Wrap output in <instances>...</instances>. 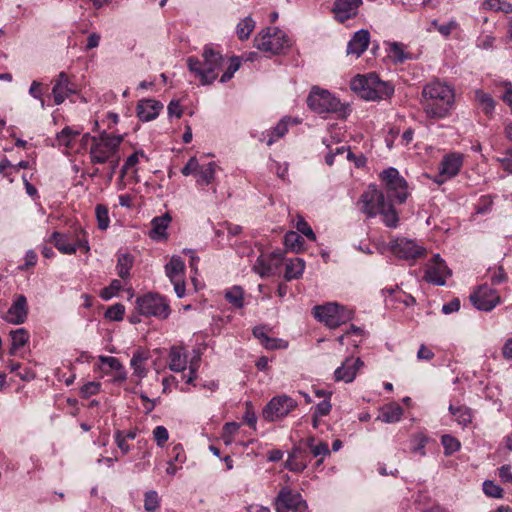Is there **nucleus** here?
Returning a JSON list of instances; mask_svg holds the SVG:
<instances>
[{
  "instance_id": "obj_1",
  "label": "nucleus",
  "mask_w": 512,
  "mask_h": 512,
  "mask_svg": "<svg viewBox=\"0 0 512 512\" xmlns=\"http://www.w3.org/2000/svg\"><path fill=\"white\" fill-rule=\"evenodd\" d=\"M455 102L454 88L439 80L426 84L421 93V106L426 117L440 120L448 117Z\"/></svg>"
},
{
  "instance_id": "obj_2",
  "label": "nucleus",
  "mask_w": 512,
  "mask_h": 512,
  "mask_svg": "<svg viewBox=\"0 0 512 512\" xmlns=\"http://www.w3.org/2000/svg\"><path fill=\"white\" fill-rule=\"evenodd\" d=\"M361 210L368 217L381 215L386 226L395 228L398 225L399 217L393 206L385 201L384 194L375 185H370L363 192L360 198Z\"/></svg>"
},
{
  "instance_id": "obj_3",
  "label": "nucleus",
  "mask_w": 512,
  "mask_h": 512,
  "mask_svg": "<svg viewBox=\"0 0 512 512\" xmlns=\"http://www.w3.org/2000/svg\"><path fill=\"white\" fill-rule=\"evenodd\" d=\"M203 60L195 57L187 59V65L191 73L197 77L202 85L211 84L218 76L222 67L223 56L212 45H206L202 53Z\"/></svg>"
},
{
  "instance_id": "obj_4",
  "label": "nucleus",
  "mask_w": 512,
  "mask_h": 512,
  "mask_svg": "<svg viewBox=\"0 0 512 512\" xmlns=\"http://www.w3.org/2000/svg\"><path fill=\"white\" fill-rule=\"evenodd\" d=\"M350 86L361 98L371 101L386 99L394 92L390 83L380 80L374 73L355 76Z\"/></svg>"
},
{
  "instance_id": "obj_5",
  "label": "nucleus",
  "mask_w": 512,
  "mask_h": 512,
  "mask_svg": "<svg viewBox=\"0 0 512 512\" xmlns=\"http://www.w3.org/2000/svg\"><path fill=\"white\" fill-rule=\"evenodd\" d=\"M123 141L121 135L102 132L98 137H92L90 159L93 164H106L120 156L119 148Z\"/></svg>"
},
{
  "instance_id": "obj_6",
  "label": "nucleus",
  "mask_w": 512,
  "mask_h": 512,
  "mask_svg": "<svg viewBox=\"0 0 512 512\" xmlns=\"http://www.w3.org/2000/svg\"><path fill=\"white\" fill-rule=\"evenodd\" d=\"M307 103L318 114L335 113L341 118H346L348 115L347 106L327 90L313 88Z\"/></svg>"
},
{
  "instance_id": "obj_7",
  "label": "nucleus",
  "mask_w": 512,
  "mask_h": 512,
  "mask_svg": "<svg viewBox=\"0 0 512 512\" xmlns=\"http://www.w3.org/2000/svg\"><path fill=\"white\" fill-rule=\"evenodd\" d=\"M313 315L327 327L335 329L352 320L354 312L346 306H341L336 302H329L324 305L315 306L313 308Z\"/></svg>"
},
{
  "instance_id": "obj_8",
  "label": "nucleus",
  "mask_w": 512,
  "mask_h": 512,
  "mask_svg": "<svg viewBox=\"0 0 512 512\" xmlns=\"http://www.w3.org/2000/svg\"><path fill=\"white\" fill-rule=\"evenodd\" d=\"M255 47L270 54H280L291 46L286 33L277 27H268L254 38Z\"/></svg>"
},
{
  "instance_id": "obj_9",
  "label": "nucleus",
  "mask_w": 512,
  "mask_h": 512,
  "mask_svg": "<svg viewBox=\"0 0 512 512\" xmlns=\"http://www.w3.org/2000/svg\"><path fill=\"white\" fill-rule=\"evenodd\" d=\"M136 309L144 316L167 319L171 313L168 300L159 294L148 293L136 299Z\"/></svg>"
},
{
  "instance_id": "obj_10",
  "label": "nucleus",
  "mask_w": 512,
  "mask_h": 512,
  "mask_svg": "<svg viewBox=\"0 0 512 512\" xmlns=\"http://www.w3.org/2000/svg\"><path fill=\"white\" fill-rule=\"evenodd\" d=\"M380 179L384 183L388 196L398 203H404L409 196L406 180L400 176L395 168H388L381 172Z\"/></svg>"
},
{
  "instance_id": "obj_11",
  "label": "nucleus",
  "mask_w": 512,
  "mask_h": 512,
  "mask_svg": "<svg viewBox=\"0 0 512 512\" xmlns=\"http://www.w3.org/2000/svg\"><path fill=\"white\" fill-rule=\"evenodd\" d=\"M464 155L459 152H451L444 155L438 165V173L434 178L437 184H443L446 181L457 176L463 166Z\"/></svg>"
},
{
  "instance_id": "obj_12",
  "label": "nucleus",
  "mask_w": 512,
  "mask_h": 512,
  "mask_svg": "<svg viewBox=\"0 0 512 512\" xmlns=\"http://www.w3.org/2000/svg\"><path fill=\"white\" fill-rule=\"evenodd\" d=\"M297 407V402L287 396L279 395L273 397L263 409V418L267 421H277L287 416Z\"/></svg>"
},
{
  "instance_id": "obj_13",
  "label": "nucleus",
  "mask_w": 512,
  "mask_h": 512,
  "mask_svg": "<svg viewBox=\"0 0 512 512\" xmlns=\"http://www.w3.org/2000/svg\"><path fill=\"white\" fill-rule=\"evenodd\" d=\"M276 512H301L307 508L305 500L299 492L288 487L282 488L274 500Z\"/></svg>"
},
{
  "instance_id": "obj_14",
  "label": "nucleus",
  "mask_w": 512,
  "mask_h": 512,
  "mask_svg": "<svg viewBox=\"0 0 512 512\" xmlns=\"http://www.w3.org/2000/svg\"><path fill=\"white\" fill-rule=\"evenodd\" d=\"M390 249L396 257L404 260H416L426 254V249L422 245L405 237L392 240Z\"/></svg>"
},
{
  "instance_id": "obj_15",
  "label": "nucleus",
  "mask_w": 512,
  "mask_h": 512,
  "mask_svg": "<svg viewBox=\"0 0 512 512\" xmlns=\"http://www.w3.org/2000/svg\"><path fill=\"white\" fill-rule=\"evenodd\" d=\"M50 242L54 244V246L62 253L66 255L74 254L78 249L83 251L84 253H88L90 247L88 245V241L86 239V235L84 232H80L77 235V240L75 242H71L70 236L66 234H61L59 232H54L50 239Z\"/></svg>"
},
{
  "instance_id": "obj_16",
  "label": "nucleus",
  "mask_w": 512,
  "mask_h": 512,
  "mask_svg": "<svg viewBox=\"0 0 512 512\" xmlns=\"http://www.w3.org/2000/svg\"><path fill=\"white\" fill-rule=\"evenodd\" d=\"M165 274L174 286V291L179 298L185 296V264L179 256H172L165 265Z\"/></svg>"
},
{
  "instance_id": "obj_17",
  "label": "nucleus",
  "mask_w": 512,
  "mask_h": 512,
  "mask_svg": "<svg viewBox=\"0 0 512 512\" xmlns=\"http://www.w3.org/2000/svg\"><path fill=\"white\" fill-rule=\"evenodd\" d=\"M282 264L280 252L261 253L253 264V271L262 278L271 277L276 274Z\"/></svg>"
},
{
  "instance_id": "obj_18",
  "label": "nucleus",
  "mask_w": 512,
  "mask_h": 512,
  "mask_svg": "<svg viewBox=\"0 0 512 512\" xmlns=\"http://www.w3.org/2000/svg\"><path fill=\"white\" fill-rule=\"evenodd\" d=\"M451 275L450 269L445 264L444 260L439 254L433 256V258L427 263L424 279L431 284L437 286H443L446 283L447 278Z\"/></svg>"
},
{
  "instance_id": "obj_19",
  "label": "nucleus",
  "mask_w": 512,
  "mask_h": 512,
  "mask_svg": "<svg viewBox=\"0 0 512 512\" xmlns=\"http://www.w3.org/2000/svg\"><path fill=\"white\" fill-rule=\"evenodd\" d=\"M473 305L482 311H491L500 303V296L496 290L488 285H482L470 296Z\"/></svg>"
},
{
  "instance_id": "obj_20",
  "label": "nucleus",
  "mask_w": 512,
  "mask_h": 512,
  "mask_svg": "<svg viewBox=\"0 0 512 512\" xmlns=\"http://www.w3.org/2000/svg\"><path fill=\"white\" fill-rule=\"evenodd\" d=\"M28 315L27 299L24 295H17L4 316L8 323L19 325L23 324Z\"/></svg>"
},
{
  "instance_id": "obj_21",
  "label": "nucleus",
  "mask_w": 512,
  "mask_h": 512,
  "mask_svg": "<svg viewBox=\"0 0 512 512\" xmlns=\"http://www.w3.org/2000/svg\"><path fill=\"white\" fill-rule=\"evenodd\" d=\"M362 3V0H335L332 9L334 18L343 23L355 17Z\"/></svg>"
},
{
  "instance_id": "obj_22",
  "label": "nucleus",
  "mask_w": 512,
  "mask_h": 512,
  "mask_svg": "<svg viewBox=\"0 0 512 512\" xmlns=\"http://www.w3.org/2000/svg\"><path fill=\"white\" fill-rule=\"evenodd\" d=\"M363 366L360 358L348 357L334 372V380L339 382L350 383L352 382L359 369Z\"/></svg>"
},
{
  "instance_id": "obj_23",
  "label": "nucleus",
  "mask_w": 512,
  "mask_h": 512,
  "mask_svg": "<svg viewBox=\"0 0 512 512\" xmlns=\"http://www.w3.org/2000/svg\"><path fill=\"white\" fill-rule=\"evenodd\" d=\"M76 92V88L70 83L68 76L61 72L54 82L52 95L57 105L62 104L71 94Z\"/></svg>"
},
{
  "instance_id": "obj_24",
  "label": "nucleus",
  "mask_w": 512,
  "mask_h": 512,
  "mask_svg": "<svg viewBox=\"0 0 512 512\" xmlns=\"http://www.w3.org/2000/svg\"><path fill=\"white\" fill-rule=\"evenodd\" d=\"M163 109V104L155 99H142L137 104V116L143 122L154 120Z\"/></svg>"
},
{
  "instance_id": "obj_25",
  "label": "nucleus",
  "mask_w": 512,
  "mask_h": 512,
  "mask_svg": "<svg viewBox=\"0 0 512 512\" xmlns=\"http://www.w3.org/2000/svg\"><path fill=\"white\" fill-rule=\"evenodd\" d=\"M370 42V34L367 30L357 31L352 39L348 42L347 54L355 57H360L361 54L367 49Z\"/></svg>"
},
{
  "instance_id": "obj_26",
  "label": "nucleus",
  "mask_w": 512,
  "mask_h": 512,
  "mask_svg": "<svg viewBox=\"0 0 512 512\" xmlns=\"http://www.w3.org/2000/svg\"><path fill=\"white\" fill-rule=\"evenodd\" d=\"M298 123L299 121L297 119H293L288 116L283 117L274 128L262 134V140L267 139L266 144L268 146H271L273 143H275L278 139L282 138L287 133L289 125Z\"/></svg>"
},
{
  "instance_id": "obj_27",
  "label": "nucleus",
  "mask_w": 512,
  "mask_h": 512,
  "mask_svg": "<svg viewBox=\"0 0 512 512\" xmlns=\"http://www.w3.org/2000/svg\"><path fill=\"white\" fill-rule=\"evenodd\" d=\"M79 134V130H75L71 127H65L56 135L55 143L53 145L57 146L64 153H68V151L73 147V143Z\"/></svg>"
},
{
  "instance_id": "obj_28",
  "label": "nucleus",
  "mask_w": 512,
  "mask_h": 512,
  "mask_svg": "<svg viewBox=\"0 0 512 512\" xmlns=\"http://www.w3.org/2000/svg\"><path fill=\"white\" fill-rule=\"evenodd\" d=\"M404 414L403 408L396 402L388 403L381 407L377 420L384 423H397Z\"/></svg>"
},
{
  "instance_id": "obj_29",
  "label": "nucleus",
  "mask_w": 512,
  "mask_h": 512,
  "mask_svg": "<svg viewBox=\"0 0 512 512\" xmlns=\"http://www.w3.org/2000/svg\"><path fill=\"white\" fill-rule=\"evenodd\" d=\"M169 369L174 372H183L187 367V355L184 348L173 346L169 351Z\"/></svg>"
},
{
  "instance_id": "obj_30",
  "label": "nucleus",
  "mask_w": 512,
  "mask_h": 512,
  "mask_svg": "<svg viewBox=\"0 0 512 512\" xmlns=\"http://www.w3.org/2000/svg\"><path fill=\"white\" fill-rule=\"evenodd\" d=\"M217 165L215 162L199 164L196 172V183L199 186H208L215 179Z\"/></svg>"
},
{
  "instance_id": "obj_31",
  "label": "nucleus",
  "mask_w": 512,
  "mask_h": 512,
  "mask_svg": "<svg viewBox=\"0 0 512 512\" xmlns=\"http://www.w3.org/2000/svg\"><path fill=\"white\" fill-rule=\"evenodd\" d=\"M148 357V353L139 349L133 354L131 358L130 366L133 369L134 375L140 379L145 378L148 374V370L145 366Z\"/></svg>"
},
{
  "instance_id": "obj_32",
  "label": "nucleus",
  "mask_w": 512,
  "mask_h": 512,
  "mask_svg": "<svg viewBox=\"0 0 512 512\" xmlns=\"http://www.w3.org/2000/svg\"><path fill=\"white\" fill-rule=\"evenodd\" d=\"M170 221L171 218L168 214H165L161 217H155L151 221L152 229L150 231V237L154 240H161L166 238V230L168 228Z\"/></svg>"
},
{
  "instance_id": "obj_33",
  "label": "nucleus",
  "mask_w": 512,
  "mask_h": 512,
  "mask_svg": "<svg viewBox=\"0 0 512 512\" xmlns=\"http://www.w3.org/2000/svg\"><path fill=\"white\" fill-rule=\"evenodd\" d=\"M244 290L241 286L234 285L224 292V298L234 309H242L245 306Z\"/></svg>"
},
{
  "instance_id": "obj_34",
  "label": "nucleus",
  "mask_w": 512,
  "mask_h": 512,
  "mask_svg": "<svg viewBox=\"0 0 512 512\" xmlns=\"http://www.w3.org/2000/svg\"><path fill=\"white\" fill-rule=\"evenodd\" d=\"M346 153V158L350 161H354L355 165L357 167H361L365 164V158L363 156H360L358 158H355L354 154L350 151V149L346 146H340L335 149V151H330L325 156V162L327 165L331 166L334 163V158L337 155H342Z\"/></svg>"
},
{
  "instance_id": "obj_35",
  "label": "nucleus",
  "mask_w": 512,
  "mask_h": 512,
  "mask_svg": "<svg viewBox=\"0 0 512 512\" xmlns=\"http://www.w3.org/2000/svg\"><path fill=\"white\" fill-rule=\"evenodd\" d=\"M305 270V262L301 258H292L286 263L285 279L290 281L292 279L300 278Z\"/></svg>"
},
{
  "instance_id": "obj_36",
  "label": "nucleus",
  "mask_w": 512,
  "mask_h": 512,
  "mask_svg": "<svg viewBox=\"0 0 512 512\" xmlns=\"http://www.w3.org/2000/svg\"><path fill=\"white\" fill-rule=\"evenodd\" d=\"M474 99L479 108L486 114H491L495 109V101L492 96L481 89L474 92Z\"/></svg>"
},
{
  "instance_id": "obj_37",
  "label": "nucleus",
  "mask_w": 512,
  "mask_h": 512,
  "mask_svg": "<svg viewBox=\"0 0 512 512\" xmlns=\"http://www.w3.org/2000/svg\"><path fill=\"white\" fill-rule=\"evenodd\" d=\"M11 348L10 355H14L18 349L23 347L29 340V334L24 328H19L10 332Z\"/></svg>"
},
{
  "instance_id": "obj_38",
  "label": "nucleus",
  "mask_w": 512,
  "mask_h": 512,
  "mask_svg": "<svg viewBox=\"0 0 512 512\" xmlns=\"http://www.w3.org/2000/svg\"><path fill=\"white\" fill-rule=\"evenodd\" d=\"M134 259L128 253L119 254L117 257L116 271L120 278L126 279L130 275V270L133 266Z\"/></svg>"
},
{
  "instance_id": "obj_39",
  "label": "nucleus",
  "mask_w": 512,
  "mask_h": 512,
  "mask_svg": "<svg viewBox=\"0 0 512 512\" xmlns=\"http://www.w3.org/2000/svg\"><path fill=\"white\" fill-rule=\"evenodd\" d=\"M449 411L454 416L455 421L463 427L468 426L472 421V412L468 407H454L451 404L449 406Z\"/></svg>"
},
{
  "instance_id": "obj_40",
  "label": "nucleus",
  "mask_w": 512,
  "mask_h": 512,
  "mask_svg": "<svg viewBox=\"0 0 512 512\" xmlns=\"http://www.w3.org/2000/svg\"><path fill=\"white\" fill-rule=\"evenodd\" d=\"M255 28V22L251 17L241 20L236 27V34L240 40H246Z\"/></svg>"
},
{
  "instance_id": "obj_41",
  "label": "nucleus",
  "mask_w": 512,
  "mask_h": 512,
  "mask_svg": "<svg viewBox=\"0 0 512 512\" xmlns=\"http://www.w3.org/2000/svg\"><path fill=\"white\" fill-rule=\"evenodd\" d=\"M299 452L300 451L298 448H294L290 452L288 459L286 460V463H285V467L288 470L293 471V472H301L307 467L306 462L298 460Z\"/></svg>"
},
{
  "instance_id": "obj_42",
  "label": "nucleus",
  "mask_w": 512,
  "mask_h": 512,
  "mask_svg": "<svg viewBox=\"0 0 512 512\" xmlns=\"http://www.w3.org/2000/svg\"><path fill=\"white\" fill-rule=\"evenodd\" d=\"M284 243L287 248L294 252H299L303 248L304 241L302 237L294 231L286 233L284 237Z\"/></svg>"
},
{
  "instance_id": "obj_43",
  "label": "nucleus",
  "mask_w": 512,
  "mask_h": 512,
  "mask_svg": "<svg viewBox=\"0 0 512 512\" xmlns=\"http://www.w3.org/2000/svg\"><path fill=\"white\" fill-rule=\"evenodd\" d=\"M160 508V497L157 491L150 490L144 494V509L147 512H156Z\"/></svg>"
},
{
  "instance_id": "obj_44",
  "label": "nucleus",
  "mask_w": 512,
  "mask_h": 512,
  "mask_svg": "<svg viewBox=\"0 0 512 512\" xmlns=\"http://www.w3.org/2000/svg\"><path fill=\"white\" fill-rule=\"evenodd\" d=\"M140 158H146L143 151H136L126 159L123 167L121 168V179H123L124 176L139 163Z\"/></svg>"
},
{
  "instance_id": "obj_45",
  "label": "nucleus",
  "mask_w": 512,
  "mask_h": 512,
  "mask_svg": "<svg viewBox=\"0 0 512 512\" xmlns=\"http://www.w3.org/2000/svg\"><path fill=\"white\" fill-rule=\"evenodd\" d=\"M240 425L236 422L226 423L223 427L221 438L225 445L232 444L235 434L238 432Z\"/></svg>"
},
{
  "instance_id": "obj_46",
  "label": "nucleus",
  "mask_w": 512,
  "mask_h": 512,
  "mask_svg": "<svg viewBox=\"0 0 512 512\" xmlns=\"http://www.w3.org/2000/svg\"><path fill=\"white\" fill-rule=\"evenodd\" d=\"M295 228L297 231L304 236H306L309 240L315 241L316 235L313 232L311 226L307 223V221L300 215H298L295 219Z\"/></svg>"
},
{
  "instance_id": "obj_47",
  "label": "nucleus",
  "mask_w": 512,
  "mask_h": 512,
  "mask_svg": "<svg viewBox=\"0 0 512 512\" xmlns=\"http://www.w3.org/2000/svg\"><path fill=\"white\" fill-rule=\"evenodd\" d=\"M441 443L444 447L445 455H451L460 449V442L457 438L451 435H443L441 438Z\"/></svg>"
},
{
  "instance_id": "obj_48",
  "label": "nucleus",
  "mask_w": 512,
  "mask_h": 512,
  "mask_svg": "<svg viewBox=\"0 0 512 512\" xmlns=\"http://www.w3.org/2000/svg\"><path fill=\"white\" fill-rule=\"evenodd\" d=\"M122 289V283L120 280L114 279L108 287L102 289L100 296L104 300H109L116 296Z\"/></svg>"
},
{
  "instance_id": "obj_49",
  "label": "nucleus",
  "mask_w": 512,
  "mask_h": 512,
  "mask_svg": "<svg viewBox=\"0 0 512 512\" xmlns=\"http://www.w3.org/2000/svg\"><path fill=\"white\" fill-rule=\"evenodd\" d=\"M483 492L492 498H502L503 496V489L491 480L483 482Z\"/></svg>"
},
{
  "instance_id": "obj_50",
  "label": "nucleus",
  "mask_w": 512,
  "mask_h": 512,
  "mask_svg": "<svg viewBox=\"0 0 512 512\" xmlns=\"http://www.w3.org/2000/svg\"><path fill=\"white\" fill-rule=\"evenodd\" d=\"M124 314H125V307L122 304L117 303V304L110 306L106 310L105 317L112 321H120L123 319Z\"/></svg>"
},
{
  "instance_id": "obj_51",
  "label": "nucleus",
  "mask_w": 512,
  "mask_h": 512,
  "mask_svg": "<svg viewBox=\"0 0 512 512\" xmlns=\"http://www.w3.org/2000/svg\"><path fill=\"white\" fill-rule=\"evenodd\" d=\"M412 452L421 456L425 455V446L428 441L427 437L422 433H417L413 436Z\"/></svg>"
},
{
  "instance_id": "obj_52",
  "label": "nucleus",
  "mask_w": 512,
  "mask_h": 512,
  "mask_svg": "<svg viewBox=\"0 0 512 512\" xmlns=\"http://www.w3.org/2000/svg\"><path fill=\"white\" fill-rule=\"evenodd\" d=\"M241 61L239 57H232L230 59V64L227 70L220 78V82L226 83L228 82L235 74V72L240 68Z\"/></svg>"
},
{
  "instance_id": "obj_53",
  "label": "nucleus",
  "mask_w": 512,
  "mask_h": 512,
  "mask_svg": "<svg viewBox=\"0 0 512 512\" xmlns=\"http://www.w3.org/2000/svg\"><path fill=\"white\" fill-rule=\"evenodd\" d=\"M390 57L396 62H403L408 59V55L404 51L403 45L392 43L389 48Z\"/></svg>"
},
{
  "instance_id": "obj_54",
  "label": "nucleus",
  "mask_w": 512,
  "mask_h": 512,
  "mask_svg": "<svg viewBox=\"0 0 512 512\" xmlns=\"http://www.w3.org/2000/svg\"><path fill=\"white\" fill-rule=\"evenodd\" d=\"M153 438L159 447H163L169 439V432L164 426H156L152 431Z\"/></svg>"
},
{
  "instance_id": "obj_55",
  "label": "nucleus",
  "mask_w": 512,
  "mask_h": 512,
  "mask_svg": "<svg viewBox=\"0 0 512 512\" xmlns=\"http://www.w3.org/2000/svg\"><path fill=\"white\" fill-rule=\"evenodd\" d=\"M95 213L98 221V227L105 230L109 226L110 222L107 208L103 205H97Z\"/></svg>"
},
{
  "instance_id": "obj_56",
  "label": "nucleus",
  "mask_w": 512,
  "mask_h": 512,
  "mask_svg": "<svg viewBox=\"0 0 512 512\" xmlns=\"http://www.w3.org/2000/svg\"><path fill=\"white\" fill-rule=\"evenodd\" d=\"M432 25L437 29V31L440 34H442L445 37L449 36L452 33V31H454L458 27V24L455 20H451L445 24H440L438 23L437 20H433Z\"/></svg>"
},
{
  "instance_id": "obj_57",
  "label": "nucleus",
  "mask_w": 512,
  "mask_h": 512,
  "mask_svg": "<svg viewBox=\"0 0 512 512\" xmlns=\"http://www.w3.org/2000/svg\"><path fill=\"white\" fill-rule=\"evenodd\" d=\"M98 360L101 363L102 369L108 367L110 370H120L122 368L121 362L116 357L101 355L98 357Z\"/></svg>"
},
{
  "instance_id": "obj_58",
  "label": "nucleus",
  "mask_w": 512,
  "mask_h": 512,
  "mask_svg": "<svg viewBox=\"0 0 512 512\" xmlns=\"http://www.w3.org/2000/svg\"><path fill=\"white\" fill-rule=\"evenodd\" d=\"M100 387L101 384L99 382H87L81 387L80 394L83 398H88L99 393Z\"/></svg>"
},
{
  "instance_id": "obj_59",
  "label": "nucleus",
  "mask_w": 512,
  "mask_h": 512,
  "mask_svg": "<svg viewBox=\"0 0 512 512\" xmlns=\"http://www.w3.org/2000/svg\"><path fill=\"white\" fill-rule=\"evenodd\" d=\"M199 367V357H194L189 364V375H183V380L186 384H192L197 377V370Z\"/></svg>"
},
{
  "instance_id": "obj_60",
  "label": "nucleus",
  "mask_w": 512,
  "mask_h": 512,
  "mask_svg": "<svg viewBox=\"0 0 512 512\" xmlns=\"http://www.w3.org/2000/svg\"><path fill=\"white\" fill-rule=\"evenodd\" d=\"M267 349H282L288 346L287 341L278 338H270L269 336L261 343Z\"/></svg>"
},
{
  "instance_id": "obj_61",
  "label": "nucleus",
  "mask_w": 512,
  "mask_h": 512,
  "mask_svg": "<svg viewBox=\"0 0 512 512\" xmlns=\"http://www.w3.org/2000/svg\"><path fill=\"white\" fill-rule=\"evenodd\" d=\"M199 162L196 157H191L186 165L181 169V173L184 176L194 175L196 176V172L198 169Z\"/></svg>"
},
{
  "instance_id": "obj_62",
  "label": "nucleus",
  "mask_w": 512,
  "mask_h": 512,
  "mask_svg": "<svg viewBox=\"0 0 512 512\" xmlns=\"http://www.w3.org/2000/svg\"><path fill=\"white\" fill-rule=\"evenodd\" d=\"M29 94L35 98V99H38L40 100L41 102V107L43 108L44 107V100L42 98L43 96V91H42V84L38 81H33L31 83V86L29 88Z\"/></svg>"
},
{
  "instance_id": "obj_63",
  "label": "nucleus",
  "mask_w": 512,
  "mask_h": 512,
  "mask_svg": "<svg viewBox=\"0 0 512 512\" xmlns=\"http://www.w3.org/2000/svg\"><path fill=\"white\" fill-rule=\"evenodd\" d=\"M115 442L118 446V448L121 450L123 454H127L130 451V446L127 443L126 437L124 436V433L122 431H116L115 435Z\"/></svg>"
},
{
  "instance_id": "obj_64",
  "label": "nucleus",
  "mask_w": 512,
  "mask_h": 512,
  "mask_svg": "<svg viewBox=\"0 0 512 512\" xmlns=\"http://www.w3.org/2000/svg\"><path fill=\"white\" fill-rule=\"evenodd\" d=\"M497 161L505 171L512 173V151L504 153Z\"/></svg>"
}]
</instances>
